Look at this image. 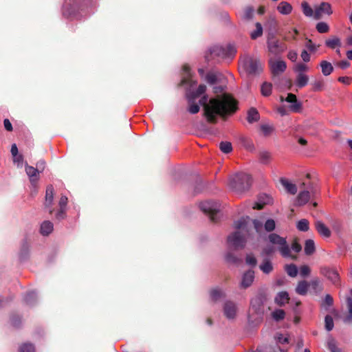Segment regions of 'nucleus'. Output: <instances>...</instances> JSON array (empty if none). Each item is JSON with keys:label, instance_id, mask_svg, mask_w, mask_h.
<instances>
[{"label": "nucleus", "instance_id": "nucleus-30", "mask_svg": "<svg viewBox=\"0 0 352 352\" xmlns=\"http://www.w3.org/2000/svg\"><path fill=\"white\" fill-rule=\"evenodd\" d=\"M309 287V284L307 281H300L296 288V292L300 295L307 294Z\"/></svg>", "mask_w": 352, "mask_h": 352}, {"label": "nucleus", "instance_id": "nucleus-57", "mask_svg": "<svg viewBox=\"0 0 352 352\" xmlns=\"http://www.w3.org/2000/svg\"><path fill=\"white\" fill-rule=\"evenodd\" d=\"M329 349L331 352H342L336 345L335 342L332 340L328 343Z\"/></svg>", "mask_w": 352, "mask_h": 352}, {"label": "nucleus", "instance_id": "nucleus-47", "mask_svg": "<svg viewBox=\"0 0 352 352\" xmlns=\"http://www.w3.org/2000/svg\"><path fill=\"white\" fill-rule=\"evenodd\" d=\"M347 307L349 312V315L345 318L344 322L351 323L352 322V300L349 298L347 300Z\"/></svg>", "mask_w": 352, "mask_h": 352}, {"label": "nucleus", "instance_id": "nucleus-64", "mask_svg": "<svg viewBox=\"0 0 352 352\" xmlns=\"http://www.w3.org/2000/svg\"><path fill=\"white\" fill-rule=\"evenodd\" d=\"M338 81L346 85H349L351 80L349 77L342 76L338 78Z\"/></svg>", "mask_w": 352, "mask_h": 352}, {"label": "nucleus", "instance_id": "nucleus-48", "mask_svg": "<svg viewBox=\"0 0 352 352\" xmlns=\"http://www.w3.org/2000/svg\"><path fill=\"white\" fill-rule=\"evenodd\" d=\"M325 328L327 331H331L333 328V318L330 316H327L325 317Z\"/></svg>", "mask_w": 352, "mask_h": 352}, {"label": "nucleus", "instance_id": "nucleus-45", "mask_svg": "<svg viewBox=\"0 0 352 352\" xmlns=\"http://www.w3.org/2000/svg\"><path fill=\"white\" fill-rule=\"evenodd\" d=\"M316 30L320 33H326L329 32V27L327 23L324 22H320L316 25Z\"/></svg>", "mask_w": 352, "mask_h": 352}, {"label": "nucleus", "instance_id": "nucleus-62", "mask_svg": "<svg viewBox=\"0 0 352 352\" xmlns=\"http://www.w3.org/2000/svg\"><path fill=\"white\" fill-rule=\"evenodd\" d=\"M253 224H254V228L256 230V232H259L261 230L262 227H263L262 223H261L258 220H254V221H253Z\"/></svg>", "mask_w": 352, "mask_h": 352}, {"label": "nucleus", "instance_id": "nucleus-39", "mask_svg": "<svg viewBox=\"0 0 352 352\" xmlns=\"http://www.w3.org/2000/svg\"><path fill=\"white\" fill-rule=\"evenodd\" d=\"M206 90V87L204 85H200L196 91L192 93L188 97L192 98V99H196L201 94H204Z\"/></svg>", "mask_w": 352, "mask_h": 352}, {"label": "nucleus", "instance_id": "nucleus-15", "mask_svg": "<svg viewBox=\"0 0 352 352\" xmlns=\"http://www.w3.org/2000/svg\"><path fill=\"white\" fill-rule=\"evenodd\" d=\"M25 172L29 177L30 182L32 184H34L38 181V174L39 172H41L40 170H38V168L31 166L26 165Z\"/></svg>", "mask_w": 352, "mask_h": 352}, {"label": "nucleus", "instance_id": "nucleus-27", "mask_svg": "<svg viewBox=\"0 0 352 352\" xmlns=\"http://www.w3.org/2000/svg\"><path fill=\"white\" fill-rule=\"evenodd\" d=\"M210 298L212 300L217 301L221 298L224 297L225 294L223 290L219 288H214L211 289L210 292Z\"/></svg>", "mask_w": 352, "mask_h": 352}, {"label": "nucleus", "instance_id": "nucleus-50", "mask_svg": "<svg viewBox=\"0 0 352 352\" xmlns=\"http://www.w3.org/2000/svg\"><path fill=\"white\" fill-rule=\"evenodd\" d=\"M34 346L31 344H24L20 348V352H34Z\"/></svg>", "mask_w": 352, "mask_h": 352}, {"label": "nucleus", "instance_id": "nucleus-25", "mask_svg": "<svg viewBox=\"0 0 352 352\" xmlns=\"http://www.w3.org/2000/svg\"><path fill=\"white\" fill-rule=\"evenodd\" d=\"M53 228L52 223L49 221H45L41 226V233L43 235H48L52 232Z\"/></svg>", "mask_w": 352, "mask_h": 352}, {"label": "nucleus", "instance_id": "nucleus-26", "mask_svg": "<svg viewBox=\"0 0 352 352\" xmlns=\"http://www.w3.org/2000/svg\"><path fill=\"white\" fill-rule=\"evenodd\" d=\"M289 295L285 292H281L278 294L275 298V302L279 305H283L288 302Z\"/></svg>", "mask_w": 352, "mask_h": 352}, {"label": "nucleus", "instance_id": "nucleus-7", "mask_svg": "<svg viewBox=\"0 0 352 352\" xmlns=\"http://www.w3.org/2000/svg\"><path fill=\"white\" fill-rule=\"evenodd\" d=\"M269 65L272 74L274 76L283 73L287 68L285 61L278 58H270L269 60Z\"/></svg>", "mask_w": 352, "mask_h": 352}, {"label": "nucleus", "instance_id": "nucleus-8", "mask_svg": "<svg viewBox=\"0 0 352 352\" xmlns=\"http://www.w3.org/2000/svg\"><path fill=\"white\" fill-rule=\"evenodd\" d=\"M200 208L205 213H208L211 221H214L215 220L214 215L219 210V206L213 201H204L200 204Z\"/></svg>", "mask_w": 352, "mask_h": 352}, {"label": "nucleus", "instance_id": "nucleus-59", "mask_svg": "<svg viewBox=\"0 0 352 352\" xmlns=\"http://www.w3.org/2000/svg\"><path fill=\"white\" fill-rule=\"evenodd\" d=\"M337 65L341 69H346L350 66V63L346 60H343L338 63Z\"/></svg>", "mask_w": 352, "mask_h": 352}, {"label": "nucleus", "instance_id": "nucleus-38", "mask_svg": "<svg viewBox=\"0 0 352 352\" xmlns=\"http://www.w3.org/2000/svg\"><path fill=\"white\" fill-rule=\"evenodd\" d=\"M287 274L291 277H296L298 274L297 267L294 264L287 265L285 267Z\"/></svg>", "mask_w": 352, "mask_h": 352}, {"label": "nucleus", "instance_id": "nucleus-17", "mask_svg": "<svg viewBox=\"0 0 352 352\" xmlns=\"http://www.w3.org/2000/svg\"><path fill=\"white\" fill-rule=\"evenodd\" d=\"M325 45L332 50L340 48L342 42L340 38L333 36L325 41Z\"/></svg>", "mask_w": 352, "mask_h": 352}, {"label": "nucleus", "instance_id": "nucleus-23", "mask_svg": "<svg viewBox=\"0 0 352 352\" xmlns=\"http://www.w3.org/2000/svg\"><path fill=\"white\" fill-rule=\"evenodd\" d=\"M260 116L256 109L252 107L248 111L247 120L249 123L258 121Z\"/></svg>", "mask_w": 352, "mask_h": 352}, {"label": "nucleus", "instance_id": "nucleus-24", "mask_svg": "<svg viewBox=\"0 0 352 352\" xmlns=\"http://www.w3.org/2000/svg\"><path fill=\"white\" fill-rule=\"evenodd\" d=\"M271 201H272L271 198L270 197H268L267 195H265L261 197L258 199V201L254 204L253 208L257 209V210H261L263 208V206L265 204H270Z\"/></svg>", "mask_w": 352, "mask_h": 352}, {"label": "nucleus", "instance_id": "nucleus-19", "mask_svg": "<svg viewBox=\"0 0 352 352\" xmlns=\"http://www.w3.org/2000/svg\"><path fill=\"white\" fill-rule=\"evenodd\" d=\"M316 228L322 236L328 238L331 236L330 230L322 222L317 221L316 223Z\"/></svg>", "mask_w": 352, "mask_h": 352}, {"label": "nucleus", "instance_id": "nucleus-13", "mask_svg": "<svg viewBox=\"0 0 352 352\" xmlns=\"http://www.w3.org/2000/svg\"><path fill=\"white\" fill-rule=\"evenodd\" d=\"M267 47L270 52L275 54L280 53L283 51V49L279 45V41L274 36H270L268 38Z\"/></svg>", "mask_w": 352, "mask_h": 352}, {"label": "nucleus", "instance_id": "nucleus-61", "mask_svg": "<svg viewBox=\"0 0 352 352\" xmlns=\"http://www.w3.org/2000/svg\"><path fill=\"white\" fill-rule=\"evenodd\" d=\"M13 160L14 163H17L18 166H20L23 162V156L18 154L15 156H13Z\"/></svg>", "mask_w": 352, "mask_h": 352}, {"label": "nucleus", "instance_id": "nucleus-43", "mask_svg": "<svg viewBox=\"0 0 352 352\" xmlns=\"http://www.w3.org/2000/svg\"><path fill=\"white\" fill-rule=\"evenodd\" d=\"M305 47L311 52H315L320 47V45H316L311 39H307L305 43Z\"/></svg>", "mask_w": 352, "mask_h": 352}, {"label": "nucleus", "instance_id": "nucleus-11", "mask_svg": "<svg viewBox=\"0 0 352 352\" xmlns=\"http://www.w3.org/2000/svg\"><path fill=\"white\" fill-rule=\"evenodd\" d=\"M285 101L291 103L289 109L292 112H299L302 108L301 102H298L296 95L293 94H288L287 98H285Z\"/></svg>", "mask_w": 352, "mask_h": 352}, {"label": "nucleus", "instance_id": "nucleus-5", "mask_svg": "<svg viewBox=\"0 0 352 352\" xmlns=\"http://www.w3.org/2000/svg\"><path fill=\"white\" fill-rule=\"evenodd\" d=\"M316 193V190L313 185L309 184L306 190H301L300 191L296 197L295 204L298 206L306 204Z\"/></svg>", "mask_w": 352, "mask_h": 352}, {"label": "nucleus", "instance_id": "nucleus-1", "mask_svg": "<svg viewBox=\"0 0 352 352\" xmlns=\"http://www.w3.org/2000/svg\"><path fill=\"white\" fill-rule=\"evenodd\" d=\"M207 100V96H204L200 100V104L204 107L205 116L210 122H214L218 116L224 117L233 113L236 109V101L226 94L218 95L208 102Z\"/></svg>", "mask_w": 352, "mask_h": 352}, {"label": "nucleus", "instance_id": "nucleus-58", "mask_svg": "<svg viewBox=\"0 0 352 352\" xmlns=\"http://www.w3.org/2000/svg\"><path fill=\"white\" fill-rule=\"evenodd\" d=\"M298 34V31L294 28L293 29L292 31H289L288 32V36H285L284 39L285 40H288L289 36H291L293 39H296V35H297Z\"/></svg>", "mask_w": 352, "mask_h": 352}, {"label": "nucleus", "instance_id": "nucleus-2", "mask_svg": "<svg viewBox=\"0 0 352 352\" xmlns=\"http://www.w3.org/2000/svg\"><path fill=\"white\" fill-rule=\"evenodd\" d=\"M278 251L284 257H291L296 259V256H292L290 248L287 243L286 239L276 233H272L267 238V244L263 249L262 253L265 255H270Z\"/></svg>", "mask_w": 352, "mask_h": 352}, {"label": "nucleus", "instance_id": "nucleus-44", "mask_svg": "<svg viewBox=\"0 0 352 352\" xmlns=\"http://www.w3.org/2000/svg\"><path fill=\"white\" fill-rule=\"evenodd\" d=\"M324 86V82L322 80H316L312 83V88L314 91H320L323 89Z\"/></svg>", "mask_w": 352, "mask_h": 352}, {"label": "nucleus", "instance_id": "nucleus-55", "mask_svg": "<svg viewBox=\"0 0 352 352\" xmlns=\"http://www.w3.org/2000/svg\"><path fill=\"white\" fill-rule=\"evenodd\" d=\"M333 304V298L329 295L327 294L325 296L322 306H331Z\"/></svg>", "mask_w": 352, "mask_h": 352}, {"label": "nucleus", "instance_id": "nucleus-12", "mask_svg": "<svg viewBox=\"0 0 352 352\" xmlns=\"http://www.w3.org/2000/svg\"><path fill=\"white\" fill-rule=\"evenodd\" d=\"M321 273L333 284H336L339 282L340 276L336 270L329 267H323L321 269Z\"/></svg>", "mask_w": 352, "mask_h": 352}, {"label": "nucleus", "instance_id": "nucleus-6", "mask_svg": "<svg viewBox=\"0 0 352 352\" xmlns=\"http://www.w3.org/2000/svg\"><path fill=\"white\" fill-rule=\"evenodd\" d=\"M245 69L250 74H257L262 71V64L258 59L246 57L243 60Z\"/></svg>", "mask_w": 352, "mask_h": 352}, {"label": "nucleus", "instance_id": "nucleus-29", "mask_svg": "<svg viewBox=\"0 0 352 352\" xmlns=\"http://www.w3.org/2000/svg\"><path fill=\"white\" fill-rule=\"evenodd\" d=\"M67 203V198L65 196H61L59 200V206L60 210L56 214V217L58 219H62L63 218V213H64V208L66 206Z\"/></svg>", "mask_w": 352, "mask_h": 352}, {"label": "nucleus", "instance_id": "nucleus-16", "mask_svg": "<svg viewBox=\"0 0 352 352\" xmlns=\"http://www.w3.org/2000/svg\"><path fill=\"white\" fill-rule=\"evenodd\" d=\"M277 10L281 14L287 15L292 13L293 7L287 1H281L277 6Z\"/></svg>", "mask_w": 352, "mask_h": 352}, {"label": "nucleus", "instance_id": "nucleus-46", "mask_svg": "<svg viewBox=\"0 0 352 352\" xmlns=\"http://www.w3.org/2000/svg\"><path fill=\"white\" fill-rule=\"evenodd\" d=\"M276 223L273 219H268L265 221L264 228L267 232H272L275 229Z\"/></svg>", "mask_w": 352, "mask_h": 352}, {"label": "nucleus", "instance_id": "nucleus-51", "mask_svg": "<svg viewBox=\"0 0 352 352\" xmlns=\"http://www.w3.org/2000/svg\"><path fill=\"white\" fill-rule=\"evenodd\" d=\"M245 261H246V263L248 265H251V266H255L256 265V263H257L256 258L252 254H250L247 255L246 258H245Z\"/></svg>", "mask_w": 352, "mask_h": 352}, {"label": "nucleus", "instance_id": "nucleus-53", "mask_svg": "<svg viewBox=\"0 0 352 352\" xmlns=\"http://www.w3.org/2000/svg\"><path fill=\"white\" fill-rule=\"evenodd\" d=\"M311 270L307 265H302L300 268V275L302 276H306L309 274Z\"/></svg>", "mask_w": 352, "mask_h": 352}, {"label": "nucleus", "instance_id": "nucleus-56", "mask_svg": "<svg viewBox=\"0 0 352 352\" xmlns=\"http://www.w3.org/2000/svg\"><path fill=\"white\" fill-rule=\"evenodd\" d=\"M287 58L292 62H296L298 58V54L295 51H289L287 54Z\"/></svg>", "mask_w": 352, "mask_h": 352}, {"label": "nucleus", "instance_id": "nucleus-28", "mask_svg": "<svg viewBox=\"0 0 352 352\" xmlns=\"http://www.w3.org/2000/svg\"><path fill=\"white\" fill-rule=\"evenodd\" d=\"M259 268L265 274H269L273 270L272 262L268 259H265L260 265Z\"/></svg>", "mask_w": 352, "mask_h": 352}, {"label": "nucleus", "instance_id": "nucleus-49", "mask_svg": "<svg viewBox=\"0 0 352 352\" xmlns=\"http://www.w3.org/2000/svg\"><path fill=\"white\" fill-rule=\"evenodd\" d=\"M272 316L276 320H280L284 318L285 312L282 309H278L272 313Z\"/></svg>", "mask_w": 352, "mask_h": 352}, {"label": "nucleus", "instance_id": "nucleus-33", "mask_svg": "<svg viewBox=\"0 0 352 352\" xmlns=\"http://www.w3.org/2000/svg\"><path fill=\"white\" fill-rule=\"evenodd\" d=\"M258 157L261 163L267 164L271 160V154L267 151H262L259 153Z\"/></svg>", "mask_w": 352, "mask_h": 352}, {"label": "nucleus", "instance_id": "nucleus-63", "mask_svg": "<svg viewBox=\"0 0 352 352\" xmlns=\"http://www.w3.org/2000/svg\"><path fill=\"white\" fill-rule=\"evenodd\" d=\"M206 80L210 84H213L216 80V76L213 74H208L206 76Z\"/></svg>", "mask_w": 352, "mask_h": 352}, {"label": "nucleus", "instance_id": "nucleus-10", "mask_svg": "<svg viewBox=\"0 0 352 352\" xmlns=\"http://www.w3.org/2000/svg\"><path fill=\"white\" fill-rule=\"evenodd\" d=\"M223 313L227 318H234L237 313V307L236 304L231 301L226 302L223 306Z\"/></svg>", "mask_w": 352, "mask_h": 352}, {"label": "nucleus", "instance_id": "nucleus-42", "mask_svg": "<svg viewBox=\"0 0 352 352\" xmlns=\"http://www.w3.org/2000/svg\"><path fill=\"white\" fill-rule=\"evenodd\" d=\"M262 133L265 135H270L274 131V127L269 124H262L260 126Z\"/></svg>", "mask_w": 352, "mask_h": 352}, {"label": "nucleus", "instance_id": "nucleus-18", "mask_svg": "<svg viewBox=\"0 0 352 352\" xmlns=\"http://www.w3.org/2000/svg\"><path fill=\"white\" fill-rule=\"evenodd\" d=\"M309 80V78L306 74H296L295 82L298 87L302 88L308 84Z\"/></svg>", "mask_w": 352, "mask_h": 352}, {"label": "nucleus", "instance_id": "nucleus-54", "mask_svg": "<svg viewBox=\"0 0 352 352\" xmlns=\"http://www.w3.org/2000/svg\"><path fill=\"white\" fill-rule=\"evenodd\" d=\"M254 13V10L252 8H246L244 11V18L246 19H250L252 17Z\"/></svg>", "mask_w": 352, "mask_h": 352}, {"label": "nucleus", "instance_id": "nucleus-37", "mask_svg": "<svg viewBox=\"0 0 352 352\" xmlns=\"http://www.w3.org/2000/svg\"><path fill=\"white\" fill-rule=\"evenodd\" d=\"M256 30L251 32L250 36L252 39H256L258 37H260L263 34V28L260 23H256Z\"/></svg>", "mask_w": 352, "mask_h": 352}, {"label": "nucleus", "instance_id": "nucleus-14", "mask_svg": "<svg viewBox=\"0 0 352 352\" xmlns=\"http://www.w3.org/2000/svg\"><path fill=\"white\" fill-rule=\"evenodd\" d=\"M254 279V273L252 270H249L244 273L242 276L240 286L243 289L249 287L253 283Z\"/></svg>", "mask_w": 352, "mask_h": 352}, {"label": "nucleus", "instance_id": "nucleus-3", "mask_svg": "<svg viewBox=\"0 0 352 352\" xmlns=\"http://www.w3.org/2000/svg\"><path fill=\"white\" fill-rule=\"evenodd\" d=\"M235 231L228 237V245L235 249L242 248L245 244V237L248 235V226L245 220H240L235 223Z\"/></svg>", "mask_w": 352, "mask_h": 352}, {"label": "nucleus", "instance_id": "nucleus-36", "mask_svg": "<svg viewBox=\"0 0 352 352\" xmlns=\"http://www.w3.org/2000/svg\"><path fill=\"white\" fill-rule=\"evenodd\" d=\"M272 91V85L270 82H265L262 84L261 87V94L263 96H269L271 95Z\"/></svg>", "mask_w": 352, "mask_h": 352}, {"label": "nucleus", "instance_id": "nucleus-41", "mask_svg": "<svg viewBox=\"0 0 352 352\" xmlns=\"http://www.w3.org/2000/svg\"><path fill=\"white\" fill-rule=\"evenodd\" d=\"M219 147L221 151L225 153H229L232 150V144L230 142H221Z\"/></svg>", "mask_w": 352, "mask_h": 352}, {"label": "nucleus", "instance_id": "nucleus-52", "mask_svg": "<svg viewBox=\"0 0 352 352\" xmlns=\"http://www.w3.org/2000/svg\"><path fill=\"white\" fill-rule=\"evenodd\" d=\"M310 285L314 289H318L320 291L322 290V286L318 278L313 279L311 281Z\"/></svg>", "mask_w": 352, "mask_h": 352}, {"label": "nucleus", "instance_id": "nucleus-31", "mask_svg": "<svg viewBox=\"0 0 352 352\" xmlns=\"http://www.w3.org/2000/svg\"><path fill=\"white\" fill-rule=\"evenodd\" d=\"M188 111L190 113L195 114L199 111V105L194 102L195 99H192L190 97H188Z\"/></svg>", "mask_w": 352, "mask_h": 352}, {"label": "nucleus", "instance_id": "nucleus-60", "mask_svg": "<svg viewBox=\"0 0 352 352\" xmlns=\"http://www.w3.org/2000/svg\"><path fill=\"white\" fill-rule=\"evenodd\" d=\"M300 56L304 62H309L311 58L307 50H302Z\"/></svg>", "mask_w": 352, "mask_h": 352}, {"label": "nucleus", "instance_id": "nucleus-40", "mask_svg": "<svg viewBox=\"0 0 352 352\" xmlns=\"http://www.w3.org/2000/svg\"><path fill=\"white\" fill-rule=\"evenodd\" d=\"M297 228L300 231H303V232L307 231L309 228V221L305 219H302L300 220L297 223Z\"/></svg>", "mask_w": 352, "mask_h": 352}, {"label": "nucleus", "instance_id": "nucleus-32", "mask_svg": "<svg viewBox=\"0 0 352 352\" xmlns=\"http://www.w3.org/2000/svg\"><path fill=\"white\" fill-rule=\"evenodd\" d=\"M293 69L296 74H306L309 68L305 63H298L294 66Z\"/></svg>", "mask_w": 352, "mask_h": 352}, {"label": "nucleus", "instance_id": "nucleus-22", "mask_svg": "<svg viewBox=\"0 0 352 352\" xmlns=\"http://www.w3.org/2000/svg\"><path fill=\"white\" fill-rule=\"evenodd\" d=\"M322 73L324 76H329L333 71V67L331 63L327 60H322L320 63Z\"/></svg>", "mask_w": 352, "mask_h": 352}, {"label": "nucleus", "instance_id": "nucleus-4", "mask_svg": "<svg viewBox=\"0 0 352 352\" xmlns=\"http://www.w3.org/2000/svg\"><path fill=\"white\" fill-rule=\"evenodd\" d=\"M250 184L251 177L245 173L236 174L230 178V188L239 192L248 190Z\"/></svg>", "mask_w": 352, "mask_h": 352}, {"label": "nucleus", "instance_id": "nucleus-21", "mask_svg": "<svg viewBox=\"0 0 352 352\" xmlns=\"http://www.w3.org/2000/svg\"><path fill=\"white\" fill-rule=\"evenodd\" d=\"M54 200V188L52 186H50L46 189L45 206L47 208H50L53 204Z\"/></svg>", "mask_w": 352, "mask_h": 352}, {"label": "nucleus", "instance_id": "nucleus-34", "mask_svg": "<svg viewBox=\"0 0 352 352\" xmlns=\"http://www.w3.org/2000/svg\"><path fill=\"white\" fill-rule=\"evenodd\" d=\"M315 252V244L313 240L308 239L305 244V253L311 255Z\"/></svg>", "mask_w": 352, "mask_h": 352}, {"label": "nucleus", "instance_id": "nucleus-9", "mask_svg": "<svg viewBox=\"0 0 352 352\" xmlns=\"http://www.w3.org/2000/svg\"><path fill=\"white\" fill-rule=\"evenodd\" d=\"M333 10L330 3L327 2H322L319 6L314 8V19H320L323 15H331Z\"/></svg>", "mask_w": 352, "mask_h": 352}, {"label": "nucleus", "instance_id": "nucleus-35", "mask_svg": "<svg viewBox=\"0 0 352 352\" xmlns=\"http://www.w3.org/2000/svg\"><path fill=\"white\" fill-rule=\"evenodd\" d=\"M301 8H302V12L303 14L306 16H309V17H311V16H314V10L309 6V5L308 4L307 2L306 1H303L302 3H301Z\"/></svg>", "mask_w": 352, "mask_h": 352}, {"label": "nucleus", "instance_id": "nucleus-20", "mask_svg": "<svg viewBox=\"0 0 352 352\" xmlns=\"http://www.w3.org/2000/svg\"><path fill=\"white\" fill-rule=\"evenodd\" d=\"M280 183L287 192L292 195H295L296 193L297 186H296V184L290 182L289 181L285 179H281Z\"/></svg>", "mask_w": 352, "mask_h": 352}]
</instances>
